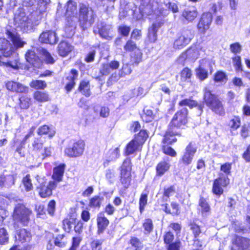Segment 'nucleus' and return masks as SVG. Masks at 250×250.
I'll use <instances>...</instances> for the list:
<instances>
[{
    "instance_id": "obj_1",
    "label": "nucleus",
    "mask_w": 250,
    "mask_h": 250,
    "mask_svg": "<svg viewBox=\"0 0 250 250\" xmlns=\"http://www.w3.org/2000/svg\"><path fill=\"white\" fill-rule=\"evenodd\" d=\"M197 107L201 113L203 112L204 104L206 105L214 114L224 116L226 114V109L223 102L219 99L218 95L208 87L203 89V104H199L195 100Z\"/></svg>"
},
{
    "instance_id": "obj_2",
    "label": "nucleus",
    "mask_w": 250,
    "mask_h": 250,
    "mask_svg": "<svg viewBox=\"0 0 250 250\" xmlns=\"http://www.w3.org/2000/svg\"><path fill=\"white\" fill-rule=\"evenodd\" d=\"M33 215L32 210L23 203L16 204L11 214L12 225L15 229L27 227L31 222Z\"/></svg>"
},
{
    "instance_id": "obj_3",
    "label": "nucleus",
    "mask_w": 250,
    "mask_h": 250,
    "mask_svg": "<svg viewBox=\"0 0 250 250\" xmlns=\"http://www.w3.org/2000/svg\"><path fill=\"white\" fill-rule=\"evenodd\" d=\"M189 119L188 109L186 107H183L176 111L168 125L177 130L181 131L188 127Z\"/></svg>"
},
{
    "instance_id": "obj_4",
    "label": "nucleus",
    "mask_w": 250,
    "mask_h": 250,
    "mask_svg": "<svg viewBox=\"0 0 250 250\" xmlns=\"http://www.w3.org/2000/svg\"><path fill=\"white\" fill-rule=\"evenodd\" d=\"M79 21L83 30L91 26L94 22L95 14L92 9L85 4L81 3L79 10Z\"/></svg>"
},
{
    "instance_id": "obj_5",
    "label": "nucleus",
    "mask_w": 250,
    "mask_h": 250,
    "mask_svg": "<svg viewBox=\"0 0 250 250\" xmlns=\"http://www.w3.org/2000/svg\"><path fill=\"white\" fill-rule=\"evenodd\" d=\"M132 169V165L129 158L124 160L119 168V180L125 188H127L131 185Z\"/></svg>"
},
{
    "instance_id": "obj_6",
    "label": "nucleus",
    "mask_w": 250,
    "mask_h": 250,
    "mask_svg": "<svg viewBox=\"0 0 250 250\" xmlns=\"http://www.w3.org/2000/svg\"><path fill=\"white\" fill-rule=\"evenodd\" d=\"M85 147V143L83 140H74L71 145L64 148V155L70 158L80 157L83 154Z\"/></svg>"
},
{
    "instance_id": "obj_7",
    "label": "nucleus",
    "mask_w": 250,
    "mask_h": 250,
    "mask_svg": "<svg viewBox=\"0 0 250 250\" xmlns=\"http://www.w3.org/2000/svg\"><path fill=\"white\" fill-rule=\"evenodd\" d=\"M188 226L193 235V245L198 248L203 247L206 242V235L202 231L201 226L194 221L189 222Z\"/></svg>"
},
{
    "instance_id": "obj_8",
    "label": "nucleus",
    "mask_w": 250,
    "mask_h": 250,
    "mask_svg": "<svg viewBox=\"0 0 250 250\" xmlns=\"http://www.w3.org/2000/svg\"><path fill=\"white\" fill-rule=\"evenodd\" d=\"M230 185V179L227 176H219L213 180L211 192L217 197H220L224 193V189Z\"/></svg>"
},
{
    "instance_id": "obj_9",
    "label": "nucleus",
    "mask_w": 250,
    "mask_h": 250,
    "mask_svg": "<svg viewBox=\"0 0 250 250\" xmlns=\"http://www.w3.org/2000/svg\"><path fill=\"white\" fill-rule=\"evenodd\" d=\"M57 185L55 181L51 180L47 182L46 181L40 183L36 187V190L39 196L42 199L49 198L53 196V191L56 190Z\"/></svg>"
},
{
    "instance_id": "obj_10",
    "label": "nucleus",
    "mask_w": 250,
    "mask_h": 250,
    "mask_svg": "<svg viewBox=\"0 0 250 250\" xmlns=\"http://www.w3.org/2000/svg\"><path fill=\"white\" fill-rule=\"evenodd\" d=\"M163 241L167 250H180L182 247V242L179 238L175 239L174 233L170 231L165 232Z\"/></svg>"
},
{
    "instance_id": "obj_11",
    "label": "nucleus",
    "mask_w": 250,
    "mask_h": 250,
    "mask_svg": "<svg viewBox=\"0 0 250 250\" xmlns=\"http://www.w3.org/2000/svg\"><path fill=\"white\" fill-rule=\"evenodd\" d=\"M213 20V16L209 12H203L197 22V28L200 34H205L209 30Z\"/></svg>"
},
{
    "instance_id": "obj_12",
    "label": "nucleus",
    "mask_w": 250,
    "mask_h": 250,
    "mask_svg": "<svg viewBox=\"0 0 250 250\" xmlns=\"http://www.w3.org/2000/svg\"><path fill=\"white\" fill-rule=\"evenodd\" d=\"M194 35L190 30H185L181 32L173 43L174 48L181 49L189 43L193 39Z\"/></svg>"
},
{
    "instance_id": "obj_13",
    "label": "nucleus",
    "mask_w": 250,
    "mask_h": 250,
    "mask_svg": "<svg viewBox=\"0 0 250 250\" xmlns=\"http://www.w3.org/2000/svg\"><path fill=\"white\" fill-rule=\"evenodd\" d=\"M197 152V147L192 142H189L186 146L185 151L179 160V163L184 166L190 165L194 156Z\"/></svg>"
},
{
    "instance_id": "obj_14",
    "label": "nucleus",
    "mask_w": 250,
    "mask_h": 250,
    "mask_svg": "<svg viewBox=\"0 0 250 250\" xmlns=\"http://www.w3.org/2000/svg\"><path fill=\"white\" fill-rule=\"evenodd\" d=\"M78 77L79 71L75 68L71 69L67 74H65L63 82H65L64 88L67 92H69L74 88Z\"/></svg>"
},
{
    "instance_id": "obj_15",
    "label": "nucleus",
    "mask_w": 250,
    "mask_h": 250,
    "mask_svg": "<svg viewBox=\"0 0 250 250\" xmlns=\"http://www.w3.org/2000/svg\"><path fill=\"white\" fill-rule=\"evenodd\" d=\"M176 136L181 137L182 134L181 131L177 130L169 125L165 131L162 139V144L166 145H173L177 142Z\"/></svg>"
},
{
    "instance_id": "obj_16",
    "label": "nucleus",
    "mask_w": 250,
    "mask_h": 250,
    "mask_svg": "<svg viewBox=\"0 0 250 250\" xmlns=\"http://www.w3.org/2000/svg\"><path fill=\"white\" fill-rule=\"evenodd\" d=\"M6 88L9 91L17 94H28L29 87L21 83L14 81H8L5 84Z\"/></svg>"
},
{
    "instance_id": "obj_17",
    "label": "nucleus",
    "mask_w": 250,
    "mask_h": 250,
    "mask_svg": "<svg viewBox=\"0 0 250 250\" xmlns=\"http://www.w3.org/2000/svg\"><path fill=\"white\" fill-rule=\"evenodd\" d=\"M244 224V225H242V224L236 219L233 220L231 222V227L234 231L242 234L250 232V216H246Z\"/></svg>"
},
{
    "instance_id": "obj_18",
    "label": "nucleus",
    "mask_w": 250,
    "mask_h": 250,
    "mask_svg": "<svg viewBox=\"0 0 250 250\" xmlns=\"http://www.w3.org/2000/svg\"><path fill=\"white\" fill-rule=\"evenodd\" d=\"M64 16L67 22L72 21L73 19L76 18L77 13V4L73 0H68L65 3Z\"/></svg>"
},
{
    "instance_id": "obj_19",
    "label": "nucleus",
    "mask_w": 250,
    "mask_h": 250,
    "mask_svg": "<svg viewBox=\"0 0 250 250\" xmlns=\"http://www.w3.org/2000/svg\"><path fill=\"white\" fill-rule=\"evenodd\" d=\"M25 58L26 62L34 67L39 68L42 65V60L33 50H28L25 54Z\"/></svg>"
},
{
    "instance_id": "obj_20",
    "label": "nucleus",
    "mask_w": 250,
    "mask_h": 250,
    "mask_svg": "<svg viewBox=\"0 0 250 250\" xmlns=\"http://www.w3.org/2000/svg\"><path fill=\"white\" fill-rule=\"evenodd\" d=\"M39 40L41 43L55 44L57 43L59 39L55 31L46 30L42 32L40 34Z\"/></svg>"
},
{
    "instance_id": "obj_21",
    "label": "nucleus",
    "mask_w": 250,
    "mask_h": 250,
    "mask_svg": "<svg viewBox=\"0 0 250 250\" xmlns=\"http://www.w3.org/2000/svg\"><path fill=\"white\" fill-rule=\"evenodd\" d=\"M5 34L7 38L11 42L12 45L14 47L15 51L18 48L22 47L25 44V42L21 39L20 35L18 33L7 29L5 30Z\"/></svg>"
},
{
    "instance_id": "obj_22",
    "label": "nucleus",
    "mask_w": 250,
    "mask_h": 250,
    "mask_svg": "<svg viewBox=\"0 0 250 250\" xmlns=\"http://www.w3.org/2000/svg\"><path fill=\"white\" fill-rule=\"evenodd\" d=\"M97 234L100 235L107 229L109 225V220L105 216L103 211L98 213L96 218Z\"/></svg>"
},
{
    "instance_id": "obj_23",
    "label": "nucleus",
    "mask_w": 250,
    "mask_h": 250,
    "mask_svg": "<svg viewBox=\"0 0 250 250\" xmlns=\"http://www.w3.org/2000/svg\"><path fill=\"white\" fill-rule=\"evenodd\" d=\"M231 243L239 250H250V239L247 237L235 235Z\"/></svg>"
},
{
    "instance_id": "obj_24",
    "label": "nucleus",
    "mask_w": 250,
    "mask_h": 250,
    "mask_svg": "<svg viewBox=\"0 0 250 250\" xmlns=\"http://www.w3.org/2000/svg\"><path fill=\"white\" fill-rule=\"evenodd\" d=\"M0 52L4 57H10L15 52L14 47L9 41L5 38H0Z\"/></svg>"
},
{
    "instance_id": "obj_25",
    "label": "nucleus",
    "mask_w": 250,
    "mask_h": 250,
    "mask_svg": "<svg viewBox=\"0 0 250 250\" xmlns=\"http://www.w3.org/2000/svg\"><path fill=\"white\" fill-rule=\"evenodd\" d=\"M170 164L168 160L164 159L159 162L155 167V177H161L167 172L170 169Z\"/></svg>"
},
{
    "instance_id": "obj_26",
    "label": "nucleus",
    "mask_w": 250,
    "mask_h": 250,
    "mask_svg": "<svg viewBox=\"0 0 250 250\" xmlns=\"http://www.w3.org/2000/svg\"><path fill=\"white\" fill-rule=\"evenodd\" d=\"M163 21H155L148 28L147 37L149 42L154 43L157 40V31L164 24Z\"/></svg>"
},
{
    "instance_id": "obj_27",
    "label": "nucleus",
    "mask_w": 250,
    "mask_h": 250,
    "mask_svg": "<svg viewBox=\"0 0 250 250\" xmlns=\"http://www.w3.org/2000/svg\"><path fill=\"white\" fill-rule=\"evenodd\" d=\"M66 165L64 163L60 164L53 168V174L52 175V180L55 181V184L58 186L59 183L62 182L64 173Z\"/></svg>"
},
{
    "instance_id": "obj_28",
    "label": "nucleus",
    "mask_w": 250,
    "mask_h": 250,
    "mask_svg": "<svg viewBox=\"0 0 250 250\" xmlns=\"http://www.w3.org/2000/svg\"><path fill=\"white\" fill-rule=\"evenodd\" d=\"M15 237L17 241L23 243L30 242L32 238V235L30 230L21 228L16 231Z\"/></svg>"
},
{
    "instance_id": "obj_29",
    "label": "nucleus",
    "mask_w": 250,
    "mask_h": 250,
    "mask_svg": "<svg viewBox=\"0 0 250 250\" xmlns=\"http://www.w3.org/2000/svg\"><path fill=\"white\" fill-rule=\"evenodd\" d=\"M33 101L28 94H21L18 98V106L21 110H27L32 105Z\"/></svg>"
},
{
    "instance_id": "obj_30",
    "label": "nucleus",
    "mask_w": 250,
    "mask_h": 250,
    "mask_svg": "<svg viewBox=\"0 0 250 250\" xmlns=\"http://www.w3.org/2000/svg\"><path fill=\"white\" fill-rule=\"evenodd\" d=\"M77 220V214L75 213H69L62 221V228L64 230L68 232L71 231L72 225H74Z\"/></svg>"
},
{
    "instance_id": "obj_31",
    "label": "nucleus",
    "mask_w": 250,
    "mask_h": 250,
    "mask_svg": "<svg viewBox=\"0 0 250 250\" xmlns=\"http://www.w3.org/2000/svg\"><path fill=\"white\" fill-rule=\"evenodd\" d=\"M143 146L139 144L133 138L126 145L125 148V153L126 156H129L137 151L142 150Z\"/></svg>"
},
{
    "instance_id": "obj_32",
    "label": "nucleus",
    "mask_w": 250,
    "mask_h": 250,
    "mask_svg": "<svg viewBox=\"0 0 250 250\" xmlns=\"http://www.w3.org/2000/svg\"><path fill=\"white\" fill-rule=\"evenodd\" d=\"M241 117L239 115H233L227 123L226 126L232 134L233 132L237 131L241 127Z\"/></svg>"
},
{
    "instance_id": "obj_33",
    "label": "nucleus",
    "mask_w": 250,
    "mask_h": 250,
    "mask_svg": "<svg viewBox=\"0 0 250 250\" xmlns=\"http://www.w3.org/2000/svg\"><path fill=\"white\" fill-rule=\"evenodd\" d=\"M16 178L13 174L0 175V188H9L15 185Z\"/></svg>"
},
{
    "instance_id": "obj_34",
    "label": "nucleus",
    "mask_w": 250,
    "mask_h": 250,
    "mask_svg": "<svg viewBox=\"0 0 250 250\" xmlns=\"http://www.w3.org/2000/svg\"><path fill=\"white\" fill-rule=\"evenodd\" d=\"M77 90L85 97L90 96L91 92L90 81L86 79L81 80L79 83Z\"/></svg>"
},
{
    "instance_id": "obj_35",
    "label": "nucleus",
    "mask_w": 250,
    "mask_h": 250,
    "mask_svg": "<svg viewBox=\"0 0 250 250\" xmlns=\"http://www.w3.org/2000/svg\"><path fill=\"white\" fill-rule=\"evenodd\" d=\"M103 240L93 239L89 243H85L83 245L80 250H103Z\"/></svg>"
},
{
    "instance_id": "obj_36",
    "label": "nucleus",
    "mask_w": 250,
    "mask_h": 250,
    "mask_svg": "<svg viewBox=\"0 0 250 250\" xmlns=\"http://www.w3.org/2000/svg\"><path fill=\"white\" fill-rule=\"evenodd\" d=\"M73 46L67 42L62 41L58 46V53L62 57L67 56L72 50Z\"/></svg>"
},
{
    "instance_id": "obj_37",
    "label": "nucleus",
    "mask_w": 250,
    "mask_h": 250,
    "mask_svg": "<svg viewBox=\"0 0 250 250\" xmlns=\"http://www.w3.org/2000/svg\"><path fill=\"white\" fill-rule=\"evenodd\" d=\"M198 205L200 207V212L202 215H207L210 213L211 207L207 198L202 196H200Z\"/></svg>"
},
{
    "instance_id": "obj_38",
    "label": "nucleus",
    "mask_w": 250,
    "mask_h": 250,
    "mask_svg": "<svg viewBox=\"0 0 250 250\" xmlns=\"http://www.w3.org/2000/svg\"><path fill=\"white\" fill-rule=\"evenodd\" d=\"M34 100L38 103H45L49 100V96L47 92L36 90L33 93Z\"/></svg>"
},
{
    "instance_id": "obj_39",
    "label": "nucleus",
    "mask_w": 250,
    "mask_h": 250,
    "mask_svg": "<svg viewBox=\"0 0 250 250\" xmlns=\"http://www.w3.org/2000/svg\"><path fill=\"white\" fill-rule=\"evenodd\" d=\"M212 80L215 83L225 84L228 80V75L222 70H217L214 74Z\"/></svg>"
},
{
    "instance_id": "obj_40",
    "label": "nucleus",
    "mask_w": 250,
    "mask_h": 250,
    "mask_svg": "<svg viewBox=\"0 0 250 250\" xmlns=\"http://www.w3.org/2000/svg\"><path fill=\"white\" fill-rule=\"evenodd\" d=\"M128 244L132 250H142L144 248L143 241L135 236H130Z\"/></svg>"
},
{
    "instance_id": "obj_41",
    "label": "nucleus",
    "mask_w": 250,
    "mask_h": 250,
    "mask_svg": "<svg viewBox=\"0 0 250 250\" xmlns=\"http://www.w3.org/2000/svg\"><path fill=\"white\" fill-rule=\"evenodd\" d=\"M156 115L151 109H144L141 115L142 121L145 123H149L155 120Z\"/></svg>"
},
{
    "instance_id": "obj_42",
    "label": "nucleus",
    "mask_w": 250,
    "mask_h": 250,
    "mask_svg": "<svg viewBox=\"0 0 250 250\" xmlns=\"http://www.w3.org/2000/svg\"><path fill=\"white\" fill-rule=\"evenodd\" d=\"M149 137V132L144 129H140L138 133L136 134L133 139L140 144L142 146L145 143Z\"/></svg>"
},
{
    "instance_id": "obj_43",
    "label": "nucleus",
    "mask_w": 250,
    "mask_h": 250,
    "mask_svg": "<svg viewBox=\"0 0 250 250\" xmlns=\"http://www.w3.org/2000/svg\"><path fill=\"white\" fill-rule=\"evenodd\" d=\"M37 134L40 136L44 135H47L49 139H51L53 136H54L55 131L52 130L48 125H43L38 128L37 130Z\"/></svg>"
},
{
    "instance_id": "obj_44",
    "label": "nucleus",
    "mask_w": 250,
    "mask_h": 250,
    "mask_svg": "<svg viewBox=\"0 0 250 250\" xmlns=\"http://www.w3.org/2000/svg\"><path fill=\"white\" fill-rule=\"evenodd\" d=\"M198 16V12L196 10L184 9L181 15V16L188 21L191 22L194 21Z\"/></svg>"
},
{
    "instance_id": "obj_45",
    "label": "nucleus",
    "mask_w": 250,
    "mask_h": 250,
    "mask_svg": "<svg viewBox=\"0 0 250 250\" xmlns=\"http://www.w3.org/2000/svg\"><path fill=\"white\" fill-rule=\"evenodd\" d=\"M104 197L99 195H95L89 200L88 206L90 208L94 209H100L101 207Z\"/></svg>"
},
{
    "instance_id": "obj_46",
    "label": "nucleus",
    "mask_w": 250,
    "mask_h": 250,
    "mask_svg": "<svg viewBox=\"0 0 250 250\" xmlns=\"http://www.w3.org/2000/svg\"><path fill=\"white\" fill-rule=\"evenodd\" d=\"M111 27L110 25H103L98 30V33L100 37L106 40H111L112 36L110 35Z\"/></svg>"
},
{
    "instance_id": "obj_47",
    "label": "nucleus",
    "mask_w": 250,
    "mask_h": 250,
    "mask_svg": "<svg viewBox=\"0 0 250 250\" xmlns=\"http://www.w3.org/2000/svg\"><path fill=\"white\" fill-rule=\"evenodd\" d=\"M29 86L36 90H43L47 87V83L44 80L35 79L31 81Z\"/></svg>"
},
{
    "instance_id": "obj_48",
    "label": "nucleus",
    "mask_w": 250,
    "mask_h": 250,
    "mask_svg": "<svg viewBox=\"0 0 250 250\" xmlns=\"http://www.w3.org/2000/svg\"><path fill=\"white\" fill-rule=\"evenodd\" d=\"M44 142L45 141L42 136L35 137L31 144L33 151L40 152L43 148Z\"/></svg>"
},
{
    "instance_id": "obj_49",
    "label": "nucleus",
    "mask_w": 250,
    "mask_h": 250,
    "mask_svg": "<svg viewBox=\"0 0 250 250\" xmlns=\"http://www.w3.org/2000/svg\"><path fill=\"white\" fill-rule=\"evenodd\" d=\"M232 163L229 162H226L221 165L220 170L221 172L219 173V176H227L230 175L231 173Z\"/></svg>"
},
{
    "instance_id": "obj_50",
    "label": "nucleus",
    "mask_w": 250,
    "mask_h": 250,
    "mask_svg": "<svg viewBox=\"0 0 250 250\" xmlns=\"http://www.w3.org/2000/svg\"><path fill=\"white\" fill-rule=\"evenodd\" d=\"M142 227L144 229V233L148 235L153 231L154 226L152 220L150 218H146L144 220Z\"/></svg>"
},
{
    "instance_id": "obj_51",
    "label": "nucleus",
    "mask_w": 250,
    "mask_h": 250,
    "mask_svg": "<svg viewBox=\"0 0 250 250\" xmlns=\"http://www.w3.org/2000/svg\"><path fill=\"white\" fill-rule=\"evenodd\" d=\"M131 59L133 65H138L142 61L143 53L140 48L133 52L131 55Z\"/></svg>"
},
{
    "instance_id": "obj_52",
    "label": "nucleus",
    "mask_w": 250,
    "mask_h": 250,
    "mask_svg": "<svg viewBox=\"0 0 250 250\" xmlns=\"http://www.w3.org/2000/svg\"><path fill=\"white\" fill-rule=\"evenodd\" d=\"M21 183L23 186L25 191L29 192L33 190V185L29 174H27L22 178L21 180Z\"/></svg>"
},
{
    "instance_id": "obj_53",
    "label": "nucleus",
    "mask_w": 250,
    "mask_h": 250,
    "mask_svg": "<svg viewBox=\"0 0 250 250\" xmlns=\"http://www.w3.org/2000/svg\"><path fill=\"white\" fill-rule=\"evenodd\" d=\"M139 49L137 44L132 40L128 39L124 45V49L125 52H134Z\"/></svg>"
},
{
    "instance_id": "obj_54",
    "label": "nucleus",
    "mask_w": 250,
    "mask_h": 250,
    "mask_svg": "<svg viewBox=\"0 0 250 250\" xmlns=\"http://www.w3.org/2000/svg\"><path fill=\"white\" fill-rule=\"evenodd\" d=\"M40 52L44 58L45 63L52 64L55 62V60L46 49L42 48L41 49Z\"/></svg>"
},
{
    "instance_id": "obj_55",
    "label": "nucleus",
    "mask_w": 250,
    "mask_h": 250,
    "mask_svg": "<svg viewBox=\"0 0 250 250\" xmlns=\"http://www.w3.org/2000/svg\"><path fill=\"white\" fill-rule=\"evenodd\" d=\"M195 74L196 77L201 81L205 80L208 76V70L201 65L195 69Z\"/></svg>"
},
{
    "instance_id": "obj_56",
    "label": "nucleus",
    "mask_w": 250,
    "mask_h": 250,
    "mask_svg": "<svg viewBox=\"0 0 250 250\" xmlns=\"http://www.w3.org/2000/svg\"><path fill=\"white\" fill-rule=\"evenodd\" d=\"M233 65L237 72H241L243 71L241 57L239 55H235L231 58Z\"/></svg>"
},
{
    "instance_id": "obj_57",
    "label": "nucleus",
    "mask_w": 250,
    "mask_h": 250,
    "mask_svg": "<svg viewBox=\"0 0 250 250\" xmlns=\"http://www.w3.org/2000/svg\"><path fill=\"white\" fill-rule=\"evenodd\" d=\"M171 145L163 144L161 147L162 152L167 155L172 157L176 156L177 153L176 151L170 146Z\"/></svg>"
},
{
    "instance_id": "obj_58",
    "label": "nucleus",
    "mask_w": 250,
    "mask_h": 250,
    "mask_svg": "<svg viewBox=\"0 0 250 250\" xmlns=\"http://www.w3.org/2000/svg\"><path fill=\"white\" fill-rule=\"evenodd\" d=\"M178 105L180 107H183L187 106L190 109H192L194 108V106H196L197 104L195 102V100L188 98H185L179 102Z\"/></svg>"
},
{
    "instance_id": "obj_59",
    "label": "nucleus",
    "mask_w": 250,
    "mask_h": 250,
    "mask_svg": "<svg viewBox=\"0 0 250 250\" xmlns=\"http://www.w3.org/2000/svg\"><path fill=\"white\" fill-rule=\"evenodd\" d=\"M108 65L107 63H104L102 64L99 76L96 78L97 80H101L103 77L107 76L110 73V69L108 68Z\"/></svg>"
},
{
    "instance_id": "obj_60",
    "label": "nucleus",
    "mask_w": 250,
    "mask_h": 250,
    "mask_svg": "<svg viewBox=\"0 0 250 250\" xmlns=\"http://www.w3.org/2000/svg\"><path fill=\"white\" fill-rule=\"evenodd\" d=\"M181 81H186L190 79L192 76V70L188 67H185L180 73Z\"/></svg>"
},
{
    "instance_id": "obj_61",
    "label": "nucleus",
    "mask_w": 250,
    "mask_h": 250,
    "mask_svg": "<svg viewBox=\"0 0 250 250\" xmlns=\"http://www.w3.org/2000/svg\"><path fill=\"white\" fill-rule=\"evenodd\" d=\"M147 197L148 194L147 193H142L140 195L139 201V208L141 213H142L144 211L145 207L147 204Z\"/></svg>"
},
{
    "instance_id": "obj_62",
    "label": "nucleus",
    "mask_w": 250,
    "mask_h": 250,
    "mask_svg": "<svg viewBox=\"0 0 250 250\" xmlns=\"http://www.w3.org/2000/svg\"><path fill=\"white\" fill-rule=\"evenodd\" d=\"M65 237L64 234H61L58 235L55 238L54 241V245L59 248L64 247L67 242L64 240V238Z\"/></svg>"
},
{
    "instance_id": "obj_63",
    "label": "nucleus",
    "mask_w": 250,
    "mask_h": 250,
    "mask_svg": "<svg viewBox=\"0 0 250 250\" xmlns=\"http://www.w3.org/2000/svg\"><path fill=\"white\" fill-rule=\"evenodd\" d=\"M197 52V49L194 47L190 46L188 48H187L186 50H185L182 53V55L185 57V58L186 59H191L194 58L195 57V55Z\"/></svg>"
},
{
    "instance_id": "obj_64",
    "label": "nucleus",
    "mask_w": 250,
    "mask_h": 250,
    "mask_svg": "<svg viewBox=\"0 0 250 250\" xmlns=\"http://www.w3.org/2000/svg\"><path fill=\"white\" fill-rule=\"evenodd\" d=\"M176 192L175 186L174 185H170L167 187H165L164 188V191L163 193V196L166 198L167 199L169 198V197Z\"/></svg>"
}]
</instances>
